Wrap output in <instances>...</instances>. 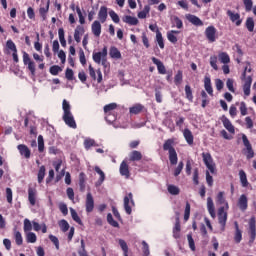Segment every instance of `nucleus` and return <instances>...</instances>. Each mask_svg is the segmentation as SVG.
<instances>
[{"instance_id":"obj_50","label":"nucleus","mask_w":256,"mask_h":256,"mask_svg":"<svg viewBox=\"0 0 256 256\" xmlns=\"http://www.w3.org/2000/svg\"><path fill=\"white\" fill-rule=\"evenodd\" d=\"M38 151L39 153L45 151V140H43V135L38 136Z\"/></svg>"},{"instance_id":"obj_17","label":"nucleus","mask_w":256,"mask_h":256,"mask_svg":"<svg viewBox=\"0 0 256 256\" xmlns=\"http://www.w3.org/2000/svg\"><path fill=\"white\" fill-rule=\"evenodd\" d=\"M186 19L187 21H189V23L195 25V27H203V20L197 17L196 15L188 14L186 15Z\"/></svg>"},{"instance_id":"obj_3","label":"nucleus","mask_w":256,"mask_h":256,"mask_svg":"<svg viewBox=\"0 0 256 256\" xmlns=\"http://www.w3.org/2000/svg\"><path fill=\"white\" fill-rule=\"evenodd\" d=\"M175 139H167L163 144V151H168L169 161L171 165H177L179 158L177 157V151L175 150Z\"/></svg>"},{"instance_id":"obj_9","label":"nucleus","mask_w":256,"mask_h":256,"mask_svg":"<svg viewBox=\"0 0 256 256\" xmlns=\"http://www.w3.org/2000/svg\"><path fill=\"white\" fill-rule=\"evenodd\" d=\"M23 63L24 65L28 66V70L30 71L31 75L35 77L36 74V68H35V62L31 60L29 57V54L27 52H23Z\"/></svg>"},{"instance_id":"obj_62","label":"nucleus","mask_w":256,"mask_h":256,"mask_svg":"<svg viewBox=\"0 0 256 256\" xmlns=\"http://www.w3.org/2000/svg\"><path fill=\"white\" fill-rule=\"evenodd\" d=\"M15 241H16V245L18 246L23 245V236L21 235V232L19 231L15 232Z\"/></svg>"},{"instance_id":"obj_52","label":"nucleus","mask_w":256,"mask_h":256,"mask_svg":"<svg viewBox=\"0 0 256 256\" xmlns=\"http://www.w3.org/2000/svg\"><path fill=\"white\" fill-rule=\"evenodd\" d=\"M26 241L27 243H37V235L33 232H29L26 235Z\"/></svg>"},{"instance_id":"obj_25","label":"nucleus","mask_w":256,"mask_h":256,"mask_svg":"<svg viewBox=\"0 0 256 256\" xmlns=\"http://www.w3.org/2000/svg\"><path fill=\"white\" fill-rule=\"evenodd\" d=\"M91 31L95 37H101V22L99 20L92 23Z\"/></svg>"},{"instance_id":"obj_34","label":"nucleus","mask_w":256,"mask_h":256,"mask_svg":"<svg viewBox=\"0 0 256 256\" xmlns=\"http://www.w3.org/2000/svg\"><path fill=\"white\" fill-rule=\"evenodd\" d=\"M51 1L47 0L46 2V7H41L39 9V13L40 16L42 17L43 21H45V19H47V13H49V5H50Z\"/></svg>"},{"instance_id":"obj_12","label":"nucleus","mask_w":256,"mask_h":256,"mask_svg":"<svg viewBox=\"0 0 256 256\" xmlns=\"http://www.w3.org/2000/svg\"><path fill=\"white\" fill-rule=\"evenodd\" d=\"M175 215V225L173 227L172 233L174 239H181V220L179 218L180 214L179 212H176Z\"/></svg>"},{"instance_id":"obj_23","label":"nucleus","mask_w":256,"mask_h":256,"mask_svg":"<svg viewBox=\"0 0 256 256\" xmlns=\"http://www.w3.org/2000/svg\"><path fill=\"white\" fill-rule=\"evenodd\" d=\"M204 89L210 97H213V85L211 84V77L209 76L204 77Z\"/></svg>"},{"instance_id":"obj_27","label":"nucleus","mask_w":256,"mask_h":256,"mask_svg":"<svg viewBox=\"0 0 256 256\" xmlns=\"http://www.w3.org/2000/svg\"><path fill=\"white\" fill-rule=\"evenodd\" d=\"M94 171L100 176V178L96 182V187H101V185H103V182L105 181V172H103V170H101L99 166H95Z\"/></svg>"},{"instance_id":"obj_56","label":"nucleus","mask_w":256,"mask_h":256,"mask_svg":"<svg viewBox=\"0 0 256 256\" xmlns=\"http://www.w3.org/2000/svg\"><path fill=\"white\" fill-rule=\"evenodd\" d=\"M6 47L9 49L12 53H17V46L15 45V42L13 40H7Z\"/></svg>"},{"instance_id":"obj_44","label":"nucleus","mask_w":256,"mask_h":256,"mask_svg":"<svg viewBox=\"0 0 256 256\" xmlns=\"http://www.w3.org/2000/svg\"><path fill=\"white\" fill-rule=\"evenodd\" d=\"M70 213L73 221L78 223V225H83V221L81 220V218L79 217V214H77V211H75V209L70 208Z\"/></svg>"},{"instance_id":"obj_6","label":"nucleus","mask_w":256,"mask_h":256,"mask_svg":"<svg viewBox=\"0 0 256 256\" xmlns=\"http://www.w3.org/2000/svg\"><path fill=\"white\" fill-rule=\"evenodd\" d=\"M248 235L250 236L249 243H254L256 239V219L252 216L248 222Z\"/></svg>"},{"instance_id":"obj_2","label":"nucleus","mask_w":256,"mask_h":256,"mask_svg":"<svg viewBox=\"0 0 256 256\" xmlns=\"http://www.w3.org/2000/svg\"><path fill=\"white\" fill-rule=\"evenodd\" d=\"M94 63L102 65L104 67V73H107L111 69V63L107 61V46H105L101 52H94L92 55Z\"/></svg>"},{"instance_id":"obj_22","label":"nucleus","mask_w":256,"mask_h":256,"mask_svg":"<svg viewBox=\"0 0 256 256\" xmlns=\"http://www.w3.org/2000/svg\"><path fill=\"white\" fill-rule=\"evenodd\" d=\"M235 233H234V241L235 243H241L243 241V231L239 229V223L237 221L234 222Z\"/></svg>"},{"instance_id":"obj_39","label":"nucleus","mask_w":256,"mask_h":256,"mask_svg":"<svg viewBox=\"0 0 256 256\" xmlns=\"http://www.w3.org/2000/svg\"><path fill=\"white\" fill-rule=\"evenodd\" d=\"M85 181H87V176L85 175L84 172H81L79 174V187H80L81 193L85 191Z\"/></svg>"},{"instance_id":"obj_24","label":"nucleus","mask_w":256,"mask_h":256,"mask_svg":"<svg viewBox=\"0 0 256 256\" xmlns=\"http://www.w3.org/2000/svg\"><path fill=\"white\" fill-rule=\"evenodd\" d=\"M85 34V28L81 25H78L74 30V39L76 43H81V37Z\"/></svg>"},{"instance_id":"obj_54","label":"nucleus","mask_w":256,"mask_h":256,"mask_svg":"<svg viewBox=\"0 0 256 256\" xmlns=\"http://www.w3.org/2000/svg\"><path fill=\"white\" fill-rule=\"evenodd\" d=\"M190 215H191V204L187 202L184 210V221H189Z\"/></svg>"},{"instance_id":"obj_15","label":"nucleus","mask_w":256,"mask_h":256,"mask_svg":"<svg viewBox=\"0 0 256 256\" xmlns=\"http://www.w3.org/2000/svg\"><path fill=\"white\" fill-rule=\"evenodd\" d=\"M119 171L122 177H126V179H129L131 177V172L129 171V164L126 162V160H123L121 162Z\"/></svg>"},{"instance_id":"obj_8","label":"nucleus","mask_w":256,"mask_h":256,"mask_svg":"<svg viewBox=\"0 0 256 256\" xmlns=\"http://www.w3.org/2000/svg\"><path fill=\"white\" fill-rule=\"evenodd\" d=\"M131 207H135V200H133V193L130 192L124 197V209L127 215H131V213H133Z\"/></svg>"},{"instance_id":"obj_58","label":"nucleus","mask_w":256,"mask_h":256,"mask_svg":"<svg viewBox=\"0 0 256 256\" xmlns=\"http://www.w3.org/2000/svg\"><path fill=\"white\" fill-rule=\"evenodd\" d=\"M65 77L68 81H73V79H75V73L73 72V69L67 68L65 71Z\"/></svg>"},{"instance_id":"obj_5","label":"nucleus","mask_w":256,"mask_h":256,"mask_svg":"<svg viewBox=\"0 0 256 256\" xmlns=\"http://www.w3.org/2000/svg\"><path fill=\"white\" fill-rule=\"evenodd\" d=\"M115 109H117V103H110L104 106L105 119L108 123L116 121L117 116L112 114Z\"/></svg>"},{"instance_id":"obj_45","label":"nucleus","mask_w":256,"mask_h":256,"mask_svg":"<svg viewBox=\"0 0 256 256\" xmlns=\"http://www.w3.org/2000/svg\"><path fill=\"white\" fill-rule=\"evenodd\" d=\"M167 191L170 195H179L181 193V189L173 184L168 185Z\"/></svg>"},{"instance_id":"obj_42","label":"nucleus","mask_w":256,"mask_h":256,"mask_svg":"<svg viewBox=\"0 0 256 256\" xmlns=\"http://www.w3.org/2000/svg\"><path fill=\"white\" fill-rule=\"evenodd\" d=\"M174 83L176 87H179V85L183 83V71H177L176 75L174 76Z\"/></svg>"},{"instance_id":"obj_55","label":"nucleus","mask_w":256,"mask_h":256,"mask_svg":"<svg viewBox=\"0 0 256 256\" xmlns=\"http://www.w3.org/2000/svg\"><path fill=\"white\" fill-rule=\"evenodd\" d=\"M107 222L109 223V225H111L112 227H119V222L115 221V219H113V215L111 213L107 214Z\"/></svg>"},{"instance_id":"obj_21","label":"nucleus","mask_w":256,"mask_h":256,"mask_svg":"<svg viewBox=\"0 0 256 256\" xmlns=\"http://www.w3.org/2000/svg\"><path fill=\"white\" fill-rule=\"evenodd\" d=\"M17 149H18L20 155L25 157V159H29L31 157V150L29 149V147H27V145L19 144L17 146Z\"/></svg>"},{"instance_id":"obj_7","label":"nucleus","mask_w":256,"mask_h":256,"mask_svg":"<svg viewBox=\"0 0 256 256\" xmlns=\"http://www.w3.org/2000/svg\"><path fill=\"white\" fill-rule=\"evenodd\" d=\"M227 211H225V207L222 206L218 209V222L221 227V231H225V227L227 226Z\"/></svg>"},{"instance_id":"obj_16","label":"nucleus","mask_w":256,"mask_h":256,"mask_svg":"<svg viewBox=\"0 0 256 256\" xmlns=\"http://www.w3.org/2000/svg\"><path fill=\"white\" fill-rule=\"evenodd\" d=\"M28 201L32 207H35L37 204V189L33 187L28 188Z\"/></svg>"},{"instance_id":"obj_43","label":"nucleus","mask_w":256,"mask_h":256,"mask_svg":"<svg viewBox=\"0 0 256 256\" xmlns=\"http://www.w3.org/2000/svg\"><path fill=\"white\" fill-rule=\"evenodd\" d=\"M172 27H177V29H183V20L178 16L172 18Z\"/></svg>"},{"instance_id":"obj_61","label":"nucleus","mask_w":256,"mask_h":256,"mask_svg":"<svg viewBox=\"0 0 256 256\" xmlns=\"http://www.w3.org/2000/svg\"><path fill=\"white\" fill-rule=\"evenodd\" d=\"M210 65H211L212 69H214V71L219 70V66H217V56L216 55L210 57Z\"/></svg>"},{"instance_id":"obj_14","label":"nucleus","mask_w":256,"mask_h":256,"mask_svg":"<svg viewBox=\"0 0 256 256\" xmlns=\"http://www.w3.org/2000/svg\"><path fill=\"white\" fill-rule=\"evenodd\" d=\"M242 81H244V85H243V91H244V95L246 97H249V95H251V84L253 83V77L248 76L245 79H241Z\"/></svg>"},{"instance_id":"obj_48","label":"nucleus","mask_w":256,"mask_h":256,"mask_svg":"<svg viewBox=\"0 0 256 256\" xmlns=\"http://www.w3.org/2000/svg\"><path fill=\"white\" fill-rule=\"evenodd\" d=\"M58 225L61 231H63V233H67V231H69V222H67V220L65 219L60 220Z\"/></svg>"},{"instance_id":"obj_40","label":"nucleus","mask_w":256,"mask_h":256,"mask_svg":"<svg viewBox=\"0 0 256 256\" xmlns=\"http://www.w3.org/2000/svg\"><path fill=\"white\" fill-rule=\"evenodd\" d=\"M151 11V6L145 5L144 9L138 12V19H147V15H149Z\"/></svg>"},{"instance_id":"obj_53","label":"nucleus","mask_w":256,"mask_h":256,"mask_svg":"<svg viewBox=\"0 0 256 256\" xmlns=\"http://www.w3.org/2000/svg\"><path fill=\"white\" fill-rule=\"evenodd\" d=\"M185 95L188 101H193V90L191 89V86L189 85L185 86Z\"/></svg>"},{"instance_id":"obj_19","label":"nucleus","mask_w":256,"mask_h":256,"mask_svg":"<svg viewBox=\"0 0 256 256\" xmlns=\"http://www.w3.org/2000/svg\"><path fill=\"white\" fill-rule=\"evenodd\" d=\"M183 137H184L186 143L188 145H190V147H191L193 145L194 141H195V137L193 136V132H191L189 130V128H185L183 130Z\"/></svg>"},{"instance_id":"obj_59","label":"nucleus","mask_w":256,"mask_h":256,"mask_svg":"<svg viewBox=\"0 0 256 256\" xmlns=\"http://www.w3.org/2000/svg\"><path fill=\"white\" fill-rule=\"evenodd\" d=\"M187 239H188V245L191 249V251H195V240L193 239V234H187Z\"/></svg>"},{"instance_id":"obj_64","label":"nucleus","mask_w":256,"mask_h":256,"mask_svg":"<svg viewBox=\"0 0 256 256\" xmlns=\"http://www.w3.org/2000/svg\"><path fill=\"white\" fill-rule=\"evenodd\" d=\"M109 15H110V17H111V19H112V21H113L114 23H119V21H120L119 15H118L115 11L111 10V11L109 12Z\"/></svg>"},{"instance_id":"obj_49","label":"nucleus","mask_w":256,"mask_h":256,"mask_svg":"<svg viewBox=\"0 0 256 256\" xmlns=\"http://www.w3.org/2000/svg\"><path fill=\"white\" fill-rule=\"evenodd\" d=\"M246 66L244 68V71L242 72L241 79H247V73H251L253 69L251 68V62H245Z\"/></svg>"},{"instance_id":"obj_30","label":"nucleus","mask_w":256,"mask_h":256,"mask_svg":"<svg viewBox=\"0 0 256 256\" xmlns=\"http://www.w3.org/2000/svg\"><path fill=\"white\" fill-rule=\"evenodd\" d=\"M143 109H145V106H143V104L138 103L129 108V113L131 115H139V113L143 112Z\"/></svg>"},{"instance_id":"obj_29","label":"nucleus","mask_w":256,"mask_h":256,"mask_svg":"<svg viewBox=\"0 0 256 256\" xmlns=\"http://www.w3.org/2000/svg\"><path fill=\"white\" fill-rule=\"evenodd\" d=\"M207 209H208L209 215L212 217V219H215V217H216L215 204L213 203V198H211V197L207 198Z\"/></svg>"},{"instance_id":"obj_35","label":"nucleus","mask_w":256,"mask_h":256,"mask_svg":"<svg viewBox=\"0 0 256 256\" xmlns=\"http://www.w3.org/2000/svg\"><path fill=\"white\" fill-rule=\"evenodd\" d=\"M156 42L158 43L160 49H165V41L163 40V34L159 29L156 30Z\"/></svg>"},{"instance_id":"obj_13","label":"nucleus","mask_w":256,"mask_h":256,"mask_svg":"<svg viewBox=\"0 0 256 256\" xmlns=\"http://www.w3.org/2000/svg\"><path fill=\"white\" fill-rule=\"evenodd\" d=\"M86 213H93V210L95 209V200L93 199V194L91 192H88L86 195Z\"/></svg>"},{"instance_id":"obj_18","label":"nucleus","mask_w":256,"mask_h":256,"mask_svg":"<svg viewBox=\"0 0 256 256\" xmlns=\"http://www.w3.org/2000/svg\"><path fill=\"white\" fill-rule=\"evenodd\" d=\"M152 62L155 66H157L158 73L160 75H166L167 74V68H165V64L161 62V60L157 59L156 57H152Z\"/></svg>"},{"instance_id":"obj_37","label":"nucleus","mask_w":256,"mask_h":256,"mask_svg":"<svg viewBox=\"0 0 256 256\" xmlns=\"http://www.w3.org/2000/svg\"><path fill=\"white\" fill-rule=\"evenodd\" d=\"M225 193L224 192H219L216 201L219 205H226V209H229V203L225 200Z\"/></svg>"},{"instance_id":"obj_60","label":"nucleus","mask_w":256,"mask_h":256,"mask_svg":"<svg viewBox=\"0 0 256 256\" xmlns=\"http://www.w3.org/2000/svg\"><path fill=\"white\" fill-rule=\"evenodd\" d=\"M245 11L249 13L253 9V0H243Z\"/></svg>"},{"instance_id":"obj_33","label":"nucleus","mask_w":256,"mask_h":256,"mask_svg":"<svg viewBox=\"0 0 256 256\" xmlns=\"http://www.w3.org/2000/svg\"><path fill=\"white\" fill-rule=\"evenodd\" d=\"M218 59H219L220 63H223L224 65L231 63V58L229 57V54H227V52L219 53Z\"/></svg>"},{"instance_id":"obj_32","label":"nucleus","mask_w":256,"mask_h":256,"mask_svg":"<svg viewBox=\"0 0 256 256\" xmlns=\"http://www.w3.org/2000/svg\"><path fill=\"white\" fill-rule=\"evenodd\" d=\"M122 21L124 23H127L128 25H139V20L136 17L126 15L122 18Z\"/></svg>"},{"instance_id":"obj_26","label":"nucleus","mask_w":256,"mask_h":256,"mask_svg":"<svg viewBox=\"0 0 256 256\" xmlns=\"http://www.w3.org/2000/svg\"><path fill=\"white\" fill-rule=\"evenodd\" d=\"M238 207L240 211H247L248 207V200L247 196L245 194H242L240 198L238 199Z\"/></svg>"},{"instance_id":"obj_36","label":"nucleus","mask_w":256,"mask_h":256,"mask_svg":"<svg viewBox=\"0 0 256 256\" xmlns=\"http://www.w3.org/2000/svg\"><path fill=\"white\" fill-rule=\"evenodd\" d=\"M240 183L242 187H249V181L247 180V174L244 170L239 171Z\"/></svg>"},{"instance_id":"obj_41","label":"nucleus","mask_w":256,"mask_h":256,"mask_svg":"<svg viewBox=\"0 0 256 256\" xmlns=\"http://www.w3.org/2000/svg\"><path fill=\"white\" fill-rule=\"evenodd\" d=\"M246 28L250 33H253V31H255V20H253L252 17H248L246 19Z\"/></svg>"},{"instance_id":"obj_28","label":"nucleus","mask_w":256,"mask_h":256,"mask_svg":"<svg viewBox=\"0 0 256 256\" xmlns=\"http://www.w3.org/2000/svg\"><path fill=\"white\" fill-rule=\"evenodd\" d=\"M107 17H108L107 6H101L98 12L99 22L105 23V21H107Z\"/></svg>"},{"instance_id":"obj_46","label":"nucleus","mask_w":256,"mask_h":256,"mask_svg":"<svg viewBox=\"0 0 256 256\" xmlns=\"http://www.w3.org/2000/svg\"><path fill=\"white\" fill-rule=\"evenodd\" d=\"M119 245L123 251L124 256H129V246L127 245V242L125 240L120 239L119 240Z\"/></svg>"},{"instance_id":"obj_11","label":"nucleus","mask_w":256,"mask_h":256,"mask_svg":"<svg viewBox=\"0 0 256 256\" xmlns=\"http://www.w3.org/2000/svg\"><path fill=\"white\" fill-rule=\"evenodd\" d=\"M205 37L209 43H215L217 41V28L215 26H208L205 29Z\"/></svg>"},{"instance_id":"obj_4","label":"nucleus","mask_w":256,"mask_h":256,"mask_svg":"<svg viewBox=\"0 0 256 256\" xmlns=\"http://www.w3.org/2000/svg\"><path fill=\"white\" fill-rule=\"evenodd\" d=\"M202 159L204 165H206V168L212 175H215L217 173L215 162L213 161V156H211V153L209 152H203L202 153Z\"/></svg>"},{"instance_id":"obj_51","label":"nucleus","mask_w":256,"mask_h":256,"mask_svg":"<svg viewBox=\"0 0 256 256\" xmlns=\"http://www.w3.org/2000/svg\"><path fill=\"white\" fill-rule=\"evenodd\" d=\"M49 71L52 75L57 76L59 73H61V71H63V68H61L59 65H53L50 67Z\"/></svg>"},{"instance_id":"obj_47","label":"nucleus","mask_w":256,"mask_h":256,"mask_svg":"<svg viewBox=\"0 0 256 256\" xmlns=\"http://www.w3.org/2000/svg\"><path fill=\"white\" fill-rule=\"evenodd\" d=\"M45 171H46L45 166L42 165V166L39 168V171H38V174H37L38 183H39V184L43 183V180L45 179Z\"/></svg>"},{"instance_id":"obj_1","label":"nucleus","mask_w":256,"mask_h":256,"mask_svg":"<svg viewBox=\"0 0 256 256\" xmlns=\"http://www.w3.org/2000/svg\"><path fill=\"white\" fill-rule=\"evenodd\" d=\"M62 109L64 111L62 116L64 123L71 129H77V122H75V117L71 112V104L66 99L62 102Z\"/></svg>"},{"instance_id":"obj_10","label":"nucleus","mask_w":256,"mask_h":256,"mask_svg":"<svg viewBox=\"0 0 256 256\" xmlns=\"http://www.w3.org/2000/svg\"><path fill=\"white\" fill-rule=\"evenodd\" d=\"M226 15L229 17L230 21L236 25V27H241V24L243 23V19H241V14L227 10Z\"/></svg>"},{"instance_id":"obj_38","label":"nucleus","mask_w":256,"mask_h":256,"mask_svg":"<svg viewBox=\"0 0 256 256\" xmlns=\"http://www.w3.org/2000/svg\"><path fill=\"white\" fill-rule=\"evenodd\" d=\"M109 55L112 59H121V51L115 46L110 48Z\"/></svg>"},{"instance_id":"obj_63","label":"nucleus","mask_w":256,"mask_h":256,"mask_svg":"<svg viewBox=\"0 0 256 256\" xmlns=\"http://www.w3.org/2000/svg\"><path fill=\"white\" fill-rule=\"evenodd\" d=\"M94 146H95V140H93V139H86L84 141L85 149L89 150V149H91V147H94Z\"/></svg>"},{"instance_id":"obj_20","label":"nucleus","mask_w":256,"mask_h":256,"mask_svg":"<svg viewBox=\"0 0 256 256\" xmlns=\"http://www.w3.org/2000/svg\"><path fill=\"white\" fill-rule=\"evenodd\" d=\"M221 121L225 127V129H227V131L229 133L235 134V126H233V124L231 123V120H229V118H227L225 115L222 116Z\"/></svg>"},{"instance_id":"obj_31","label":"nucleus","mask_w":256,"mask_h":256,"mask_svg":"<svg viewBox=\"0 0 256 256\" xmlns=\"http://www.w3.org/2000/svg\"><path fill=\"white\" fill-rule=\"evenodd\" d=\"M143 159V154L137 150H133L129 154V161H141Z\"/></svg>"},{"instance_id":"obj_57","label":"nucleus","mask_w":256,"mask_h":256,"mask_svg":"<svg viewBox=\"0 0 256 256\" xmlns=\"http://www.w3.org/2000/svg\"><path fill=\"white\" fill-rule=\"evenodd\" d=\"M183 167H185V164L183 161H180L178 166L174 170V177H179L181 175V171H183Z\"/></svg>"}]
</instances>
